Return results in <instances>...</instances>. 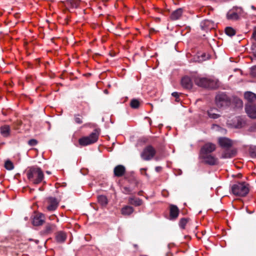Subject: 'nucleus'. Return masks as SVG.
<instances>
[{"mask_svg": "<svg viewBox=\"0 0 256 256\" xmlns=\"http://www.w3.org/2000/svg\"><path fill=\"white\" fill-rule=\"evenodd\" d=\"M38 144V141L35 139H31L28 142V144L30 146H34Z\"/></svg>", "mask_w": 256, "mask_h": 256, "instance_id": "e433bc0d", "label": "nucleus"}, {"mask_svg": "<svg viewBox=\"0 0 256 256\" xmlns=\"http://www.w3.org/2000/svg\"><path fill=\"white\" fill-rule=\"evenodd\" d=\"M45 222V216L42 213L36 214L33 218L32 224L35 226L42 225Z\"/></svg>", "mask_w": 256, "mask_h": 256, "instance_id": "ddd939ff", "label": "nucleus"}, {"mask_svg": "<svg viewBox=\"0 0 256 256\" xmlns=\"http://www.w3.org/2000/svg\"><path fill=\"white\" fill-rule=\"evenodd\" d=\"M80 3V0H68L66 2V4L70 8H76L79 6Z\"/></svg>", "mask_w": 256, "mask_h": 256, "instance_id": "cd10ccee", "label": "nucleus"}, {"mask_svg": "<svg viewBox=\"0 0 256 256\" xmlns=\"http://www.w3.org/2000/svg\"><path fill=\"white\" fill-rule=\"evenodd\" d=\"M182 86L186 89H190L192 86V83L190 78L188 76H184L181 80Z\"/></svg>", "mask_w": 256, "mask_h": 256, "instance_id": "a211bd4d", "label": "nucleus"}, {"mask_svg": "<svg viewBox=\"0 0 256 256\" xmlns=\"http://www.w3.org/2000/svg\"><path fill=\"white\" fill-rule=\"evenodd\" d=\"M215 103L218 108L228 106L230 104V98L225 93L220 92L216 96Z\"/></svg>", "mask_w": 256, "mask_h": 256, "instance_id": "39448f33", "label": "nucleus"}, {"mask_svg": "<svg viewBox=\"0 0 256 256\" xmlns=\"http://www.w3.org/2000/svg\"><path fill=\"white\" fill-rule=\"evenodd\" d=\"M253 53H254V56L256 59V51H254L253 52Z\"/></svg>", "mask_w": 256, "mask_h": 256, "instance_id": "37998d69", "label": "nucleus"}, {"mask_svg": "<svg viewBox=\"0 0 256 256\" xmlns=\"http://www.w3.org/2000/svg\"><path fill=\"white\" fill-rule=\"evenodd\" d=\"M214 22L208 20H205L201 23V26L204 30H209L214 28Z\"/></svg>", "mask_w": 256, "mask_h": 256, "instance_id": "412c9836", "label": "nucleus"}, {"mask_svg": "<svg viewBox=\"0 0 256 256\" xmlns=\"http://www.w3.org/2000/svg\"><path fill=\"white\" fill-rule=\"evenodd\" d=\"M248 116L252 118H256V106L252 104H247L245 107Z\"/></svg>", "mask_w": 256, "mask_h": 256, "instance_id": "f8f14e48", "label": "nucleus"}, {"mask_svg": "<svg viewBox=\"0 0 256 256\" xmlns=\"http://www.w3.org/2000/svg\"><path fill=\"white\" fill-rule=\"evenodd\" d=\"M236 150H230L229 148H226V150L222 154V158H228L234 157L236 154Z\"/></svg>", "mask_w": 256, "mask_h": 256, "instance_id": "4be33fe9", "label": "nucleus"}, {"mask_svg": "<svg viewBox=\"0 0 256 256\" xmlns=\"http://www.w3.org/2000/svg\"><path fill=\"white\" fill-rule=\"evenodd\" d=\"M55 238L58 242L62 243L66 238V234L62 231H59L56 234Z\"/></svg>", "mask_w": 256, "mask_h": 256, "instance_id": "aec40b11", "label": "nucleus"}, {"mask_svg": "<svg viewBox=\"0 0 256 256\" xmlns=\"http://www.w3.org/2000/svg\"><path fill=\"white\" fill-rule=\"evenodd\" d=\"M218 142L220 146L224 148H229L232 145V140L226 138H220Z\"/></svg>", "mask_w": 256, "mask_h": 256, "instance_id": "f3484780", "label": "nucleus"}, {"mask_svg": "<svg viewBox=\"0 0 256 256\" xmlns=\"http://www.w3.org/2000/svg\"><path fill=\"white\" fill-rule=\"evenodd\" d=\"M100 134V130L96 128L88 136H82L78 140V144L81 146L94 144L98 141Z\"/></svg>", "mask_w": 256, "mask_h": 256, "instance_id": "20e7f679", "label": "nucleus"}, {"mask_svg": "<svg viewBox=\"0 0 256 256\" xmlns=\"http://www.w3.org/2000/svg\"><path fill=\"white\" fill-rule=\"evenodd\" d=\"M183 12L182 8H178L170 14V18L172 20H176L180 18Z\"/></svg>", "mask_w": 256, "mask_h": 256, "instance_id": "6ab92c4d", "label": "nucleus"}, {"mask_svg": "<svg viewBox=\"0 0 256 256\" xmlns=\"http://www.w3.org/2000/svg\"><path fill=\"white\" fill-rule=\"evenodd\" d=\"M252 37L256 41V30L254 31Z\"/></svg>", "mask_w": 256, "mask_h": 256, "instance_id": "ea45409f", "label": "nucleus"}, {"mask_svg": "<svg viewBox=\"0 0 256 256\" xmlns=\"http://www.w3.org/2000/svg\"><path fill=\"white\" fill-rule=\"evenodd\" d=\"M1 134L4 138H7L10 136V128L9 126L4 125L0 128Z\"/></svg>", "mask_w": 256, "mask_h": 256, "instance_id": "5701e85b", "label": "nucleus"}, {"mask_svg": "<svg viewBox=\"0 0 256 256\" xmlns=\"http://www.w3.org/2000/svg\"><path fill=\"white\" fill-rule=\"evenodd\" d=\"M172 96L175 98V100L177 102H179L180 100L179 96V94L177 92H174L172 94Z\"/></svg>", "mask_w": 256, "mask_h": 256, "instance_id": "c9c22d12", "label": "nucleus"}, {"mask_svg": "<svg viewBox=\"0 0 256 256\" xmlns=\"http://www.w3.org/2000/svg\"><path fill=\"white\" fill-rule=\"evenodd\" d=\"M128 204L138 206L142 205V200L139 198L134 196L130 197L128 200Z\"/></svg>", "mask_w": 256, "mask_h": 256, "instance_id": "b1692460", "label": "nucleus"}, {"mask_svg": "<svg viewBox=\"0 0 256 256\" xmlns=\"http://www.w3.org/2000/svg\"><path fill=\"white\" fill-rule=\"evenodd\" d=\"M162 168L161 166H156L155 168V170L156 172H160L162 170Z\"/></svg>", "mask_w": 256, "mask_h": 256, "instance_id": "58836bf2", "label": "nucleus"}, {"mask_svg": "<svg viewBox=\"0 0 256 256\" xmlns=\"http://www.w3.org/2000/svg\"><path fill=\"white\" fill-rule=\"evenodd\" d=\"M46 202L47 204L46 207L47 210L48 211H54L57 208L59 201L56 198L50 196L46 199Z\"/></svg>", "mask_w": 256, "mask_h": 256, "instance_id": "6e6552de", "label": "nucleus"}, {"mask_svg": "<svg viewBox=\"0 0 256 256\" xmlns=\"http://www.w3.org/2000/svg\"><path fill=\"white\" fill-rule=\"evenodd\" d=\"M156 151L151 145L146 146L140 154L141 158L144 160H151L155 156Z\"/></svg>", "mask_w": 256, "mask_h": 256, "instance_id": "423d86ee", "label": "nucleus"}, {"mask_svg": "<svg viewBox=\"0 0 256 256\" xmlns=\"http://www.w3.org/2000/svg\"><path fill=\"white\" fill-rule=\"evenodd\" d=\"M218 112V109L211 108L208 110L207 114L209 118L213 119H216L220 116V115L217 113Z\"/></svg>", "mask_w": 256, "mask_h": 256, "instance_id": "393cba45", "label": "nucleus"}, {"mask_svg": "<svg viewBox=\"0 0 256 256\" xmlns=\"http://www.w3.org/2000/svg\"><path fill=\"white\" fill-rule=\"evenodd\" d=\"M251 8L254 10H256V8H255L254 6H252Z\"/></svg>", "mask_w": 256, "mask_h": 256, "instance_id": "c03bdc74", "label": "nucleus"}, {"mask_svg": "<svg viewBox=\"0 0 256 256\" xmlns=\"http://www.w3.org/2000/svg\"><path fill=\"white\" fill-rule=\"evenodd\" d=\"M28 180L34 184H38L44 179V175L42 170L37 166L28 168L26 170Z\"/></svg>", "mask_w": 256, "mask_h": 256, "instance_id": "f257e3e1", "label": "nucleus"}, {"mask_svg": "<svg viewBox=\"0 0 256 256\" xmlns=\"http://www.w3.org/2000/svg\"><path fill=\"white\" fill-rule=\"evenodd\" d=\"M126 172V167L122 164L116 166L114 168V174L116 177L123 176Z\"/></svg>", "mask_w": 256, "mask_h": 256, "instance_id": "4468645a", "label": "nucleus"}, {"mask_svg": "<svg viewBox=\"0 0 256 256\" xmlns=\"http://www.w3.org/2000/svg\"><path fill=\"white\" fill-rule=\"evenodd\" d=\"M140 193H141V192H139L138 193V194L139 195H141Z\"/></svg>", "mask_w": 256, "mask_h": 256, "instance_id": "49530a36", "label": "nucleus"}, {"mask_svg": "<svg viewBox=\"0 0 256 256\" xmlns=\"http://www.w3.org/2000/svg\"><path fill=\"white\" fill-rule=\"evenodd\" d=\"M130 185L123 187L122 192L126 194H131L135 188L138 186V181L134 178L128 179Z\"/></svg>", "mask_w": 256, "mask_h": 256, "instance_id": "0eeeda50", "label": "nucleus"}, {"mask_svg": "<svg viewBox=\"0 0 256 256\" xmlns=\"http://www.w3.org/2000/svg\"><path fill=\"white\" fill-rule=\"evenodd\" d=\"M251 74L254 77H256V66L253 67L251 70Z\"/></svg>", "mask_w": 256, "mask_h": 256, "instance_id": "4c0bfd02", "label": "nucleus"}, {"mask_svg": "<svg viewBox=\"0 0 256 256\" xmlns=\"http://www.w3.org/2000/svg\"><path fill=\"white\" fill-rule=\"evenodd\" d=\"M237 104L240 106H242V102L240 100L238 99V100Z\"/></svg>", "mask_w": 256, "mask_h": 256, "instance_id": "a19ab883", "label": "nucleus"}, {"mask_svg": "<svg viewBox=\"0 0 256 256\" xmlns=\"http://www.w3.org/2000/svg\"><path fill=\"white\" fill-rule=\"evenodd\" d=\"M226 34L230 36H234L236 34V30L231 27H227L225 29Z\"/></svg>", "mask_w": 256, "mask_h": 256, "instance_id": "7c9ffc66", "label": "nucleus"}, {"mask_svg": "<svg viewBox=\"0 0 256 256\" xmlns=\"http://www.w3.org/2000/svg\"><path fill=\"white\" fill-rule=\"evenodd\" d=\"M134 211L132 207L128 206H126L122 208L121 210L122 214L123 215L129 216L132 214Z\"/></svg>", "mask_w": 256, "mask_h": 256, "instance_id": "bb28decb", "label": "nucleus"}, {"mask_svg": "<svg viewBox=\"0 0 256 256\" xmlns=\"http://www.w3.org/2000/svg\"><path fill=\"white\" fill-rule=\"evenodd\" d=\"M98 202L102 206H106L108 204V199L106 197L103 195L98 196Z\"/></svg>", "mask_w": 256, "mask_h": 256, "instance_id": "c85d7f7f", "label": "nucleus"}, {"mask_svg": "<svg viewBox=\"0 0 256 256\" xmlns=\"http://www.w3.org/2000/svg\"><path fill=\"white\" fill-rule=\"evenodd\" d=\"M56 228V226L54 224L47 223L41 230L40 233L42 235H48L52 233Z\"/></svg>", "mask_w": 256, "mask_h": 256, "instance_id": "dca6fc26", "label": "nucleus"}, {"mask_svg": "<svg viewBox=\"0 0 256 256\" xmlns=\"http://www.w3.org/2000/svg\"><path fill=\"white\" fill-rule=\"evenodd\" d=\"M232 193L238 196H244L249 192V185L246 182H238L232 184L231 186Z\"/></svg>", "mask_w": 256, "mask_h": 256, "instance_id": "7ed1b4c3", "label": "nucleus"}, {"mask_svg": "<svg viewBox=\"0 0 256 256\" xmlns=\"http://www.w3.org/2000/svg\"><path fill=\"white\" fill-rule=\"evenodd\" d=\"M74 121L76 124H81L82 123V116L80 114L74 115Z\"/></svg>", "mask_w": 256, "mask_h": 256, "instance_id": "72a5a7b5", "label": "nucleus"}, {"mask_svg": "<svg viewBox=\"0 0 256 256\" xmlns=\"http://www.w3.org/2000/svg\"><path fill=\"white\" fill-rule=\"evenodd\" d=\"M244 98L248 100V104H252L256 100V95L250 92H247L244 94Z\"/></svg>", "mask_w": 256, "mask_h": 256, "instance_id": "a878e982", "label": "nucleus"}, {"mask_svg": "<svg viewBox=\"0 0 256 256\" xmlns=\"http://www.w3.org/2000/svg\"><path fill=\"white\" fill-rule=\"evenodd\" d=\"M146 170V169H144V168H142L141 170Z\"/></svg>", "mask_w": 256, "mask_h": 256, "instance_id": "a18cd8bd", "label": "nucleus"}, {"mask_svg": "<svg viewBox=\"0 0 256 256\" xmlns=\"http://www.w3.org/2000/svg\"><path fill=\"white\" fill-rule=\"evenodd\" d=\"M5 168L8 170H12L14 168V165L12 162L7 160L5 162Z\"/></svg>", "mask_w": 256, "mask_h": 256, "instance_id": "473e14b6", "label": "nucleus"}, {"mask_svg": "<svg viewBox=\"0 0 256 256\" xmlns=\"http://www.w3.org/2000/svg\"><path fill=\"white\" fill-rule=\"evenodd\" d=\"M241 8H234L230 10L227 14V18L230 20H237L238 19L241 12Z\"/></svg>", "mask_w": 256, "mask_h": 256, "instance_id": "9b49d317", "label": "nucleus"}, {"mask_svg": "<svg viewBox=\"0 0 256 256\" xmlns=\"http://www.w3.org/2000/svg\"><path fill=\"white\" fill-rule=\"evenodd\" d=\"M179 209L178 206L174 204L170 205V220H176L179 214Z\"/></svg>", "mask_w": 256, "mask_h": 256, "instance_id": "2eb2a0df", "label": "nucleus"}, {"mask_svg": "<svg viewBox=\"0 0 256 256\" xmlns=\"http://www.w3.org/2000/svg\"><path fill=\"white\" fill-rule=\"evenodd\" d=\"M216 145L211 142H208L204 144L201 148L200 155L210 154L215 150Z\"/></svg>", "mask_w": 256, "mask_h": 256, "instance_id": "1a4fd4ad", "label": "nucleus"}, {"mask_svg": "<svg viewBox=\"0 0 256 256\" xmlns=\"http://www.w3.org/2000/svg\"><path fill=\"white\" fill-rule=\"evenodd\" d=\"M250 153L252 157H256V146H251L250 148Z\"/></svg>", "mask_w": 256, "mask_h": 256, "instance_id": "f704fd0d", "label": "nucleus"}, {"mask_svg": "<svg viewBox=\"0 0 256 256\" xmlns=\"http://www.w3.org/2000/svg\"><path fill=\"white\" fill-rule=\"evenodd\" d=\"M50 220H54V218H56V219H58V218H57L56 217V216H54V215L50 216Z\"/></svg>", "mask_w": 256, "mask_h": 256, "instance_id": "79ce46f5", "label": "nucleus"}, {"mask_svg": "<svg viewBox=\"0 0 256 256\" xmlns=\"http://www.w3.org/2000/svg\"><path fill=\"white\" fill-rule=\"evenodd\" d=\"M188 220H189V218H181L179 222L180 226L182 228L184 229L186 226V224L188 222Z\"/></svg>", "mask_w": 256, "mask_h": 256, "instance_id": "2f4dec72", "label": "nucleus"}, {"mask_svg": "<svg viewBox=\"0 0 256 256\" xmlns=\"http://www.w3.org/2000/svg\"><path fill=\"white\" fill-rule=\"evenodd\" d=\"M140 100L136 98L132 99L130 102V106L132 108H138L140 106Z\"/></svg>", "mask_w": 256, "mask_h": 256, "instance_id": "c756f323", "label": "nucleus"}, {"mask_svg": "<svg viewBox=\"0 0 256 256\" xmlns=\"http://www.w3.org/2000/svg\"><path fill=\"white\" fill-rule=\"evenodd\" d=\"M200 157L204 160V162L208 164L214 166L218 164V159L211 154L200 155Z\"/></svg>", "mask_w": 256, "mask_h": 256, "instance_id": "9d476101", "label": "nucleus"}, {"mask_svg": "<svg viewBox=\"0 0 256 256\" xmlns=\"http://www.w3.org/2000/svg\"><path fill=\"white\" fill-rule=\"evenodd\" d=\"M195 84L200 87L216 89L218 87V80L216 79L197 76L194 78Z\"/></svg>", "mask_w": 256, "mask_h": 256, "instance_id": "f03ea898", "label": "nucleus"}]
</instances>
